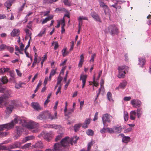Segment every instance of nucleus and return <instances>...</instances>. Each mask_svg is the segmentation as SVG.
Returning <instances> with one entry per match:
<instances>
[{
  "instance_id": "aec40b11",
  "label": "nucleus",
  "mask_w": 151,
  "mask_h": 151,
  "mask_svg": "<svg viewBox=\"0 0 151 151\" xmlns=\"http://www.w3.org/2000/svg\"><path fill=\"white\" fill-rule=\"evenodd\" d=\"M53 18V16L51 15L46 17L45 19L41 20V23L42 24H44Z\"/></svg>"
},
{
  "instance_id": "69168bd1",
  "label": "nucleus",
  "mask_w": 151,
  "mask_h": 151,
  "mask_svg": "<svg viewBox=\"0 0 151 151\" xmlns=\"http://www.w3.org/2000/svg\"><path fill=\"white\" fill-rule=\"evenodd\" d=\"M83 19V20H87L88 19L87 17H84L83 16L82 17H80L78 18V20H82Z\"/></svg>"
},
{
  "instance_id": "b1692460",
  "label": "nucleus",
  "mask_w": 151,
  "mask_h": 151,
  "mask_svg": "<svg viewBox=\"0 0 151 151\" xmlns=\"http://www.w3.org/2000/svg\"><path fill=\"white\" fill-rule=\"evenodd\" d=\"M136 113L135 111H131L130 113V118L132 120H134Z\"/></svg>"
},
{
  "instance_id": "0eeeda50",
  "label": "nucleus",
  "mask_w": 151,
  "mask_h": 151,
  "mask_svg": "<svg viewBox=\"0 0 151 151\" xmlns=\"http://www.w3.org/2000/svg\"><path fill=\"white\" fill-rule=\"evenodd\" d=\"M99 3L100 6L103 8L105 14H109L110 16L109 13L110 10L108 6L103 2L101 1H99Z\"/></svg>"
},
{
  "instance_id": "a211bd4d",
  "label": "nucleus",
  "mask_w": 151,
  "mask_h": 151,
  "mask_svg": "<svg viewBox=\"0 0 151 151\" xmlns=\"http://www.w3.org/2000/svg\"><path fill=\"white\" fill-rule=\"evenodd\" d=\"M91 119H86L84 123L82 124V127L83 128L86 129L88 128V125L91 122Z\"/></svg>"
},
{
  "instance_id": "dca6fc26",
  "label": "nucleus",
  "mask_w": 151,
  "mask_h": 151,
  "mask_svg": "<svg viewBox=\"0 0 151 151\" xmlns=\"http://www.w3.org/2000/svg\"><path fill=\"white\" fill-rule=\"evenodd\" d=\"M91 15L92 17L96 21L99 22H101L100 18L98 14H97L95 12H92L91 14Z\"/></svg>"
},
{
  "instance_id": "ea45409f",
  "label": "nucleus",
  "mask_w": 151,
  "mask_h": 151,
  "mask_svg": "<svg viewBox=\"0 0 151 151\" xmlns=\"http://www.w3.org/2000/svg\"><path fill=\"white\" fill-rule=\"evenodd\" d=\"M107 97L109 101H112L113 99L112 98V94L111 92H108L107 95Z\"/></svg>"
},
{
  "instance_id": "412c9836",
  "label": "nucleus",
  "mask_w": 151,
  "mask_h": 151,
  "mask_svg": "<svg viewBox=\"0 0 151 151\" xmlns=\"http://www.w3.org/2000/svg\"><path fill=\"white\" fill-rule=\"evenodd\" d=\"M31 104L32 107L34 109L37 110H38L40 109L39 105L38 103L32 102Z\"/></svg>"
},
{
  "instance_id": "7c9ffc66",
  "label": "nucleus",
  "mask_w": 151,
  "mask_h": 151,
  "mask_svg": "<svg viewBox=\"0 0 151 151\" xmlns=\"http://www.w3.org/2000/svg\"><path fill=\"white\" fill-rule=\"evenodd\" d=\"M9 106L12 107L13 108H14V106H16V101L14 100L9 101Z\"/></svg>"
},
{
  "instance_id": "f3484780",
  "label": "nucleus",
  "mask_w": 151,
  "mask_h": 151,
  "mask_svg": "<svg viewBox=\"0 0 151 151\" xmlns=\"http://www.w3.org/2000/svg\"><path fill=\"white\" fill-rule=\"evenodd\" d=\"M20 31L19 29H14L11 33L12 36L14 37L18 36L19 34Z\"/></svg>"
},
{
  "instance_id": "2f4dec72",
  "label": "nucleus",
  "mask_w": 151,
  "mask_h": 151,
  "mask_svg": "<svg viewBox=\"0 0 151 151\" xmlns=\"http://www.w3.org/2000/svg\"><path fill=\"white\" fill-rule=\"evenodd\" d=\"M130 139V138L129 137H124L122 139L123 142L125 143H127L129 142Z\"/></svg>"
},
{
  "instance_id": "9d476101",
  "label": "nucleus",
  "mask_w": 151,
  "mask_h": 151,
  "mask_svg": "<svg viewBox=\"0 0 151 151\" xmlns=\"http://www.w3.org/2000/svg\"><path fill=\"white\" fill-rule=\"evenodd\" d=\"M131 104L134 107L136 108L139 107L141 104V101L138 99H133L131 101Z\"/></svg>"
},
{
  "instance_id": "8fccbe9b",
  "label": "nucleus",
  "mask_w": 151,
  "mask_h": 151,
  "mask_svg": "<svg viewBox=\"0 0 151 151\" xmlns=\"http://www.w3.org/2000/svg\"><path fill=\"white\" fill-rule=\"evenodd\" d=\"M62 80V78L60 75L59 76L57 79V85L59 84Z\"/></svg>"
},
{
  "instance_id": "3c124183",
  "label": "nucleus",
  "mask_w": 151,
  "mask_h": 151,
  "mask_svg": "<svg viewBox=\"0 0 151 151\" xmlns=\"http://www.w3.org/2000/svg\"><path fill=\"white\" fill-rule=\"evenodd\" d=\"M63 134H60L58 135L55 139L56 141H57L59 140L63 137Z\"/></svg>"
},
{
  "instance_id": "393cba45",
  "label": "nucleus",
  "mask_w": 151,
  "mask_h": 151,
  "mask_svg": "<svg viewBox=\"0 0 151 151\" xmlns=\"http://www.w3.org/2000/svg\"><path fill=\"white\" fill-rule=\"evenodd\" d=\"M13 108L12 107H10L9 106L7 107H6V109L5 111V112L7 115H9V114H11L12 112L13 109Z\"/></svg>"
},
{
  "instance_id": "1a4fd4ad",
  "label": "nucleus",
  "mask_w": 151,
  "mask_h": 151,
  "mask_svg": "<svg viewBox=\"0 0 151 151\" xmlns=\"http://www.w3.org/2000/svg\"><path fill=\"white\" fill-rule=\"evenodd\" d=\"M60 143L63 147H67L70 143L69 137H67L62 139Z\"/></svg>"
},
{
  "instance_id": "c9c22d12",
  "label": "nucleus",
  "mask_w": 151,
  "mask_h": 151,
  "mask_svg": "<svg viewBox=\"0 0 151 151\" xmlns=\"http://www.w3.org/2000/svg\"><path fill=\"white\" fill-rule=\"evenodd\" d=\"M1 81L4 84L8 82V80L7 79V77L6 76H5L2 77Z\"/></svg>"
},
{
  "instance_id": "cd10ccee",
  "label": "nucleus",
  "mask_w": 151,
  "mask_h": 151,
  "mask_svg": "<svg viewBox=\"0 0 151 151\" xmlns=\"http://www.w3.org/2000/svg\"><path fill=\"white\" fill-rule=\"evenodd\" d=\"M80 60L78 64V66L81 67L83 63L84 62V56L83 54H82L80 56Z\"/></svg>"
},
{
  "instance_id": "a19ab883",
  "label": "nucleus",
  "mask_w": 151,
  "mask_h": 151,
  "mask_svg": "<svg viewBox=\"0 0 151 151\" xmlns=\"http://www.w3.org/2000/svg\"><path fill=\"white\" fill-rule=\"evenodd\" d=\"M107 132L110 134H113L114 133V128H110L109 127L107 128Z\"/></svg>"
},
{
  "instance_id": "4be33fe9",
  "label": "nucleus",
  "mask_w": 151,
  "mask_h": 151,
  "mask_svg": "<svg viewBox=\"0 0 151 151\" xmlns=\"http://www.w3.org/2000/svg\"><path fill=\"white\" fill-rule=\"evenodd\" d=\"M139 64L141 67H143L145 63V59L144 58H139Z\"/></svg>"
},
{
  "instance_id": "f8f14e48",
  "label": "nucleus",
  "mask_w": 151,
  "mask_h": 151,
  "mask_svg": "<svg viewBox=\"0 0 151 151\" xmlns=\"http://www.w3.org/2000/svg\"><path fill=\"white\" fill-rule=\"evenodd\" d=\"M42 136L44 139L49 141L52 138L53 133L52 132H45L43 134Z\"/></svg>"
},
{
  "instance_id": "72a5a7b5",
  "label": "nucleus",
  "mask_w": 151,
  "mask_h": 151,
  "mask_svg": "<svg viewBox=\"0 0 151 151\" xmlns=\"http://www.w3.org/2000/svg\"><path fill=\"white\" fill-rule=\"evenodd\" d=\"M35 137L33 136H28L25 138L24 140V142H26L28 140L33 139Z\"/></svg>"
},
{
  "instance_id": "5701e85b",
  "label": "nucleus",
  "mask_w": 151,
  "mask_h": 151,
  "mask_svg": "<svg viewBox=\"0 0 151 151\" xmlns=\"http://www.w3.org/2000/svg\"><path fill=\"white\" fill-rule=\"evenodd\" d=\"M78 139V138L77 136H75L74 137H73L72 139L69 138L70 144L72 145L73 143H76L77 140Z\"/></svg>"
},
{
  "instance_id": "a878e982",
  "label": "nucleus",
  "mask_w": 151,
  "mask_h": 151,
  "mask_svg": "<svg viewBox=\"0 0 151 151\" xmlns=\"http://www.w3.org/2000/svg\"><path fill=\"white\" fill-rule=\"evenodd\" d=\"M143 113L142 109V108L138 109L137 110V117L138 118H140Z\"/></svg>"
},
{
  "instance_id": "5fc2aeb1",
  "label": "nucleus",
  "mask_w": 151,
  "mask_h": 151,
  "mask_svg": "<svg viewBox=\"0 0 151 151\" xmlns=\"http://www.w3.org/2000/svg\"><path fill=\"white\" fill-rule=\"evenodd\" d=\"M60 24L62 25V26H65V20L63 18V19L59 21Z\"/></svg>"
},
{
  "instance_id": "09e8293b",
  "label": "nucleus",
  "mask_w": 151,
  "mask_h": 151,
  "mask_svg": "<svg viewBox=\"0 0 151 151\" xmlns=\"http://www.w3.org/2000/svg\"><path fill=\"white\" fill-rule=\"evenodd\" d=\"M9 149V147H7L5 146H2L0 145V150H7Z\"/></svg>"
},
{
  "instance_id": "774afa93",
  "label": "nucleus",
  "mask_w": 151,
  "mask_h": 151,
  "mask_svg": "<svg viewBox=\"0 0 151 151\" xmlns=\"http://www.w3.org/2000/svg\"><path fill=\"white\" fill-rule=\"evenodd\" d=\"M132 130L131 128H127L124 130V132L125 133H127L129 132H130Z\"/></svg>"
},
{
  "instance_id": "4d7b16f0",
  "label": "nucleus",
  "mask_w": 151,
  "mask_h": 151,
  "mask_svg": "<svg viewBox=\"0 0 151 151\" xmlns=\"http://www.w3.org/2000/svg\"><path fill=\"white\" fill-rule=\"evenodd\" d=\"M53 43H54L55 46L54 47V49L55 50H56L58 47L59 45L58 42H53Z\"/></svg>"
},
{
  "instance_id": "a18cd8bd",
  "label": "nucleus",
  "mask_w": 151,
  "mask_h": 151,
  "mask_svg": "<svg viewBox=\"0 0 151 151\" xmlns=\"http://www.w3.org/2000/svg\"><path fill=\"white\" fill-rule=\"evenodd\" d=\"M93 145V142L92 141L89 142L88 145L87 150V151H90L91 146Z\"/></svg>"
},
{
  "instance_id": "2eb2a0df",
  "label": "nucleus",
  "mask_w": 151,
  "mask_h": 151,
  "mask_svg": "<svg viewBox=\"0 0 151 151\" xmlns=\"http://www.w3.org/2000/svg\"><path fill=\"white\" fill-rule=\"evenodd\" d=\"M114 129V133L119 134L122 131V128L121 126H116L113 127Z\"/></svg>"
},
{
  "instance_id": "680f3d73",
  "label": "nucleus",
  "mask_w": 151,
  "mask_h": 151,
  "mask_svg": "<svg viewBox=\"0 0 151 151\" xmlns=\"http://www.w3.org/2000/svg\"><path fill=\"white\" fill-rule=\"evenodd\" d=\"M98 112H96L94 118L93 119V120L94 121H95L96 120H97L98 119Z\"/></svg>"
},
{
  "instance_id": "c85d7f7f",
  "label": "nucleus",
  "mask_w": 151,
  "mask_h": 151,
  "mask_svg": "<svg viewBox=\"0 0 151 151\" xmlns=\"http://www.w3.org/2000/svg\"><path fill=\"white\" fill-rule=\"evenodd\" d=\"M127 84V82L126 81H124L123 82L120 83L119 87L118 88H119L124 89L126 86Z\"/></svg>"
},
{
  "instance_id": "13d9d810",
  "label": "nucleus",
  "mask_w": 151,
  "mask_h": 151,
  "mask_svg": "<svg viewBox=\"0 0 151 151\" xmlns=\"http://www.w3.org/2000/svg\"><path fill=\"white\" fill-rule=\"evenodd\" d=\"M47 55L46 54H45L44 55V57L43 58V59L42 60L41 63V66L42 67L43 65V63L44 62L45 60L47 59Z\"/></svg>"
},
{
  "instance_id": "423d86ee",
  "label": "nucleus",
  "mask_w": 151,
  "mask_h": 151,
  "mask_svg": "<svg viewBox=\"0 0 151 151\" xmlns=\"http://www.w3.org/2000/svg\"><path fill=\"white\" fill-rule=\"evenodd\" d=\"M126 67V66L125 65L118 66V70L119 73L117 76L119 78H124L125 77V74L126 73L124 69Z\"/></svg>"
},
{
  "instance_id": "bf43d9fd",
  "label": "nucleus",
  "mask_w": 151,
  "mask_h": 151,
  "mask_svg": "<svg viewBox=\"0 0 151 151\" xmlns=\"http://www.w3.org/2000/svg\"><path fill=\"white\" fill-rule=\"evenodd\" d=\"M96 56V54H95L94 53L93 55H91V60H90V62H93L94 61V59L95 58V57Z\"/></svg>"
},
{
  "instance_id": "e433bc0d",
  "label": "nucleus",
  "mask_w": 151,
  "mask_h": 151,
  "mask_svg": "<svg viewBox=\"0 0 151 151\" xmlns=\"http://www.w3.org/2000/svg\"><path fill=\"white\" fill-rule=\"evenodd\" d=\"M61 1L63 2L65 5L68 6H70V3L68 1V0H61Z\"/></svg>"
},
{
  "instance_id": "79ce46f5",
  "label": "nucleus",
  "mask_w": 151,
  "mask_h": 151,
  "mask_svg": "<svg viewBox=\"0 0 151 151\" xmlns=\"http://www.w3.org/2000/svg\"><path fill=\"white\" fill-rule=\"evenodd\" d=\"M124 118L125 121H127L128 118V114L127 111H124Z\"/></svg>"
},
{
  "instance_id": "473e14b6",
  "label": "nucleus",
  "mask_w": 151,
  "mask_h": 151,
  "mask_svg": "<svg viewBox=\"0 0 151 151\" xmlns=\"http://www.w3.org/2000/svg\"><path fill=\"white\" fill-rule=\"evenodd\" d=\"M74 110V109H69L68 110H67L66 113L65 114V115L68 116L73 113Z\"/></svg>"
},
{
  "instance_id": "c756f323",
  "label": "nucleus",
  "mask_w": 151,
  "mask_h": 151,
  "mask_svg": "<svg viewBox=\"0 0 151 151\" xmlns=\"http://www.w3.org/2000/svg\"><path fill=\"white\" fill-rule=\"evenodd\" d=\"M5 6L7 9H9L12 5V4L10 0H8L4 4Z\"/></svg>"
},
{
  "instance_id": "f257e3e1",
  "label": "nucleus",
  "mask_w": 151,
  "mask_h": 151,
  "mask_svg": "<svg viewBox=\"0 0 151 151\" xmlns=\"http://www.w3.org/2000/svg\"><path fill=\"white\" fill-rule=\"evenodd\" d=\"M57 112L55 113V115H52L48 111L43 112L40 113L39 115L37 117V119L40 120L50 119L52 120L56 119L57 118Z\"/></svg>"
},
{
  "instance_id": "0e129e2a",
  "label": "nucleus",
  "mask_w": 151,
  "mask_h": 151,
  "mask_svg": "<svg viewBox=\"0 0 151 151\" xmlns=\"http://www.w3.org/2000/svg\"><path fill=\"white\" fill-rule=\"evenodd\" d=\"M8 134V133L7 132H3L2 131L0 132V135L2 136H6Z\"/></svg>"
},
{
  "instance_id": "4468645a",
  "label": "nucleus",
  "mask_w": 151,
  "mask_h": 151,
  "mask_svg": "<svg viewBox=\"0 0 151 151\" xmlns=\"http://www.w3.org/2000/svg\"><path fill=\"white\" fill-rule=\"evenodd\" d=\"M21 144L19 142H15L13 144L9 146V149H13L15 148L20 147L21 146Z\"/></svg>"
},
{
  "instance_id": "37998d69",
  "label": "nucleus",
  "mask_w": 151,
  "mask_h": 151,
  "mask_svg": "<svg viewBox=\"0 0 151 151\" xmlns=\"http://www.w3.org/2000/svg\"><path fill=\"white\" fill-rule=\"evenodd\" d=\"M94 133L93 132L91 129H88L86 131V134L88 135L92 136Z\"/></svg>"
},
{
  "instance_id": "de8ad7c7",
  "label": "nucleus",
  "mask_w": 151,
  "mask_h": 151,
  "mask_svg": "<svg viewBox=\"0 0 151 151\" xmlns=\"http://www.w3.org/2000/svg\"><path fill=\"white\" fill-rule=\"evenodd\" d=\"M31 145V143L26 144L23 146L22 148L23 149H26L27 148H29L30 146Z\"/></svg>"
},
{
  "instance_id": "49530a36",
  "label": "nucleus",
  "mask_w": 151,
  "mask_h": 151,
  "mask_svg": "<svg viewBox=\"0 0 151 151\" xmlns=\"http://www.w3.org/2000/svg\"><path fill=\"white\" fill-rule=\"evenodd\" d=\"M95 75H94L93 78V86L96 87H97L99 86V83L95 81Z\"/></svg>"
},
{
  "instance_id": "c03bdc74",
  "label": "nucleus",
  "mask_w": 151,
  "mask_h": 151,
  "mask_svg": "<svg viewBox=\"0 0 151 151\" xmlns=\"http://www.w3.org/2000/svg\"><path fill=\"white\" fill-rule=\"evenodd\" d=\"M37 62V56H35L34 61L32 66V68H34Z\"/></svg>"
},
{
  "instance_id": "9b49d317",
  "label": "nucleus",
  "mask_w": 151,
  "mask_h": 151,
  "mask_svg": "<svg viewBox=\"0 0 151 151\" xmlns=\"http://www.w3.org/2000/svg\"><path fill=\"white\" fill-rule=\"evenodd\" d=\"M3 93V98L4 99H8L11 97L12 91L10 89H5Z\"/></svg>"
},
{
  "instance_id": "338daca9",
  "label": "nucleus",
  "mask_w": 151,
  "mask_h": 151,
  "mask_svg": "<svg viewBox=\"0 0 151 151\" xmlns=\"http://www.w3.org/2000/svg\"><path fill=\"white\" fill-rule=\"evenodd\" d=\"M66 48H65L63 49V50L62 51V54L63 56V57H65L66 56Z\"/></svg>"
},
{
  "instance_id": "f704fd0d",
  "label": "nucleus",
  "mask_w": 151,
  "mask_h": 151,
  "mask_svg": "<svg viewBox=\"0 0 151 151\" xmlns=\"http://www.w3.org/2000/svg\"><path fill=\"white\" fill-rule=\"evenodd\" d=\"M46 29L44 28L42 29L40 33L37 35V36L39 37H41L43 35L45 34V33Z\"/></svg>"
},
{
  "instance_id": "864d4df0",
  "label": "nucleus",
  "mask_w": 151,
  "mask_h": 151,
  "mask_svg": "<svg viewBox=\"0 0 151 151\" xmlns=\"http://www.w3.org/2000/svg\"><path fill=\"white\" fill-rule=\"evenodd\" d=\"M6 49L11 53L13 52L14 50L13 47H10L8 46H7Z\"/></svg>"
},
{
  "instance_id": "58836bf2",
  "label": "nucleus",
  "mask_w": 151,
  "mask_h": 151,
  "mask_svg": "<svg viewBox=\"0 0 151 151\" xmlns=\"http://www.w3.org/2000/svg\"><path fill=\"white\" fill-rule=\"evenodd\" d=\"M8 46L5 44H2L0 46V51L7 49Z\"/></svg>"
},
{
  "instance_id": "20e7f679",
  "label": "nucleus",
  "mask_w": 151,
  "mask_h": 151,
  "mask_svg": "<svg viewBox=\"0 0 151 151\" xmlns=\"http://www.w3.org/2000/svg\"><path fill=\"white\" fill-rule=\"evenodd\" d=\"M49 151H68V147H63L60 143H55L54 146L53 148L50 149Z\"/></svg>"
},
{
  "instance_id": "7ed1b4c3",
  "label": "nucleus",
  "mask_w": 151,
  "mask_h": 151,
  "mask_svg": "<svg viewBox=\"0 0 151 151\" xmlns=\"http://www.w3.org/2000/svg\"><path fill=\"white\" fill-rule=\"evenodd\" d=\"M24 127L29 130L37 129L39 125L38 123L32 121L26 122L24 124Z\"/></svg>"
},
{
  "instance_id": "6ab92c4d",
  "label": "nucleus",
  "mask_w": 151,
  "mask_h": 151,
  "mask_svg": "<svg viewBox=\"0 0 151 151\" xmlns=\"http://www.w3.org/2000/svg\"><path fill=\"white\" fill-rule=\"evenodd\" d=\"M34 148H39L41 149L43 148V145L41 141L36 142L34 145L33 146Z\"/></svg>"
},
{
  "instance_id": "ddd939ff",
  "label": "nucleus",
  "mask_w": 151,
  "mask_h": 151,
  "mask_svg": "<svg viewBox=\"0 0 151 151\" xmlns=\"http://www.w3.org/2000/svg\"><path fill=\"white\" fill-rule=\"evenodd\" d=\"M87 78V76L86 75H81L80 76V80L82 81V88H83L84 87L85 85L86 80Z\"/></svg>"
},
{
  "instance_id": "052dcab7",
  "label": "nucleus",
  "mask_w": 151,
  "mask_h": 151,
  "mask_svg": "<svg viewBox=\"0 0 151 151\" xmlns=\"http://www.w3.org/2000/svg\"><path fill=\"white\" fill-rule=\"evenodd\" d=\"M68 102L67 101H66L65 102V109L64 110V111L65 114H66V112L67 111L68 109Z\"/></svg>"
},
{
  "instance_id": "6e6d98bb",
  "label": "nucleus",
  "mask_w": 151,
  "mask_h": 151,
  "mask_svg": "<svg viewBox=\"0 0 151 151\" xmlns=\"http://www.w3.org/2000/svg\"><path fill=\"white\" fill-rule=\"evenodd\" d=\"M56 68L55 69H52L50 72V75L52 76H53L56 73Z\"/></svg>"
},
{
  "instance_id": "603ef678",
  "label": "nucleus",
  "mask_w": 151,
  "mask_h": 151,
  "mask_svg": "<svg viewBox=\"0 0 151 151\" xmlns=\"http://www.w3.org/2000/svg\"><path fill=\"white\" fill-rule=\"evenodd\" d=\"M100 132L102 134H103L107 132V128H103L100 130Z\"/></svg>"
},
{
  "instance_id": "f03ea898",
  "label": "nucleus",
  "mask_w": 151,
  "mask_h": 151,
  "mask_svg": "<svg viewBox=\"0 0 151 151\" xmlns=\"http://www.w3.org/2000/svg\"><path fill=\"white\" fill-rule=\"evenodd\" d=\"M19 121H21L19 117L17 116H15V118L11 123L6 124H4L0 125L1 128H3L4 130L5 129H10L14 127V125L17 124Z\"/></svg>"
},
{
  "instance_id": "39448f33",
  "label": "nucleus",
  "mask_w": 151,
  "mask_h": 151,
  "mask_svg": "<svg viewBox=\"0 0 151 151\" xmlns=\"http://www.w3.org/2000/svg\"><path fill=\"white\" fill-rule=\"evenodd\" d=\"M108 31L112 35H118L119 31L117 28L114 25H110L108 28Z\"/></svg>"
},
{
  "instance_id": "e2e57ef3",
  "label": "nucleus",
  "mask_w": 151,
  "mask_h": 151,
  "mask_svg": "<svg viewBox=\"0 0 151 151\" xmlns=\"http://www.w3.org/2000/svg\"><path fill=\"white\" fill-rule=\"evenodd\" d=\"M25 4L26 3L25 2L23 4V5L22 6L19 8V11H22L23 10L24 8Z\"/></svg>"
},
{
  "instance_id": "4c0bfd02",
  "label": "nucleus",
  "mask_w": 151,
  "mask_h": 151,
  "mask_svg": "<svg viewBox=\"0 0 151 151\" xmlns=\"http://www.w3.org/2000/svg\"><path fill=\"white\" fill-rule=\"evenodd\" d=\"M23 84H25V83H23L19 82L18 83L16 84L15 87L17 89H19L20 87H22V85Z\"/></svg>"
},
{
  "instance_id": "6e6552de",
  "label": "nucleus",
  "mask_w": 151,
  "mask_h": 151,
  "mask_svg": "<svg viewBox=\"0 0 151 151\" xmlns=\"http://www.w3.org/2000/svg\"><path fill=\"white\" fill-rule=\"evenodd\" d=\"M111 117L112 116L108 114H104L102 117V120L104 126H107L105 125L106 122L110 123L111 122Z\"/></svg>"
},
{
  "instance_id": "bb28decb",
  "label": "nucleus",
  "mask_w": 151,
  "mask_h": 151,
  "mask_svg": "<svg viewBox=\"0 0 151 151\" xmlns=\"http://www.w3.org/2000/svg\"><path fill=\"white\" fill-rule=\"evenodd\" d=\"M81 126H82V124L81 123L75 124L74 126V130L75 132H76L79 131Z\"/></svg>"
}]
</instances>
